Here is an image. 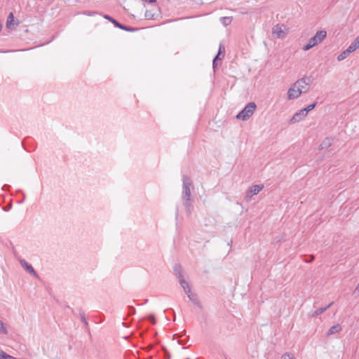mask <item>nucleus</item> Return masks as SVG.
I'll use <instances>...</instances> for the list:
<instances>
[{"label":"nucleus","instance_id":"5","mask_svg":"<svg viewBox=\"0 0 359 359\" xmlns=\"http://www.w3.org/2000/svg\"><path fill=\"white\" fill-rule=\"evenodd\" d=\"M264 188L263 184H256L252 185L249 188L246 193L245 199L246 201H250L251 198L257 194L261 190H262Z\"/></svg>","mask_w":359,"mask_h":359},{"label":"nucleus","instance_id":"9","mask_svg":"<svg viewBox=\"0 0 359 359\" xmlns=\"http://www.w3.org/2000/svg\"><path fill=\"white\" fill-rule=\"evenodd\" d=\"M18 25V22H15L13 13H10L6 20V27L9 29H13Z\"/></svg>","mask_w":359,"mask_h":359},{"label":"nucleus","instance_id":"15","mask_svg":"<svg viewBox=\"0 0 359 359\" xmlns=\"http://www.w3.org/2000/svg\"><path fill=\"white\" fill-rule=\"evenodd\" d=\"M332 144V140L330 138H325L320 144V149H324L329 148Z\"/></svg>","mask_w":359,"mask_h":359},{"label":"nucleus","instance_id":"34","mask_svg":"<svg viewBox=\"0 0 359 359\" xmlns=\"http://www.w3.org/2000/svg\"><path fill=\"white\" fill-rule=\"evenodd\" d=\"M83 13L87 15H93V13H92L90 11H85Z\"/></svg>","mask_w":359,"mask_h":359},{"label":"nucleus","instance_id":"23","mask_svg":"<svg viewBox=\"0 0 359 359\" xmlns=\"http://www.w3.org/2000/svg\"><path fill=\"white\" fill-rule=\"evenodd\" d=\"M316 104L317 102H314L311 104H309V106H307L306 108L303 109L304 111L306 112V114H307V113L310 111H311L312 109H313L316 106Z\"/></svg>","mask_w":359,"mask_h":359},{"label":"nucleus","instance_id":"6","mask_svg":"<svg viewBox=\"0 0 359 359\" xmlns=\"http://www.w3.org/2000/svg\"><path fill=\"white\" fill-rule=\"evenodd\" d=\"M302 93H305V91H301L297 87H294V84L293 83L292 86L288 89L287 91V98L288 100H294L299 97Z\"/></svg>","mask_w":359,"mask_h":359},{"label":"nucleus","instance_id":"32","mask_svg":"<svg viewBox=\"0 0 359 359\" xmlns=\"http://www.w3.org/2000/svg\"><path fill=\"white\" fill-rule=\"evenodd\" d=\"M149 319L151 322L152 324H155V318H154V316L153 315H151L149 317Z\"/></svg>","mask_w":359,"mask_h":359},{"label":"nucleus","instance_id":"16","mask_svg":"<svg viewBox=\"0 0 359 359\" xmlns=\"http://www.w3.org/2000/svg\"><path fill=\"white\" fill-rule=\"evenodd\" d=\"M156 15L157 14L154 13L152 10H147L144 14V17L147 20H154Z\"/></svg>","mask_w":359,"mask_h":359},{"label":"nucleus","instance_id":"25","mask_svg":"<svg viewBox=\"0 0 359 359\" xmlns=\"http://www.w3.org/2000/svg\"><path fill=\"white\" fill-rule=\"evenodd\" d=\"M80 317H81V321L84 323L85 326L87 327L88 325V323L86 320L84 312L80 311Z\"/></svg>","mask_w":359,"mask_h":359},{"label":"nucleus","instance_id":"42","mask_svg":"<svg viewBox=\"0 0 359 359\" xmlns=\"http://www.w3.org/2000/svg\"><path fill=\"white\" fill-rule=\"evenodd\" d=\"M186 359H189V358H186Z\"/></svg>","mask_w":359,"mask_h":359},{"label":"nucleus","instance_id":"33","mask_svg":"<svg viewBox=\"0 0 359 359\" xmlns=\"http://www.w3.org/2000/svg\"><path fill=\"white\" fill-rule=\"evenodd\" d=\"M358 293L359 294V283H358V286L356 287V288L355 289L354 292H353V294H355Z\"/></svg>","mask_w":359,"mask_h":359},{"label":"nucleus","instance_id":"11","mask_svg":"<svg viewBox=\"0 0 359 359\" xmlns=\"http://www.w3.org/2000/svg\"><path fill=\"white\" fill-rule=\"evenodd\" d=\"M333 303L334 302H332L330 303L328 305H327L326 306L322 307V308H320V309L316 310L313 313H312V314H311V317H316V316H318L322 314L327 309H329L333 304Z\"/></svg>","mask_w":359,"mask_h":359},{"label":"nucleus","instance_id":"17","mask_svg":"<svg viewBox=\"0 0 359 359\" xmlns=\"http://www.w3.org/2000/svg\"><path fill=\"white\" fill-rule=\"evenodd\" d=\"M182 266L179 264H175V266H174V272H175V274L176 275L177 279L180 278V275H182Z\"/></svg>","mask_w":359,"mask_h":359},{"label":"nucleus","instance_id":"40","mask_svg":"<svg viewBox=\"0 0 359 359\" xmlns=\"http://www.w3.org/2000/svg\"><path fill=\"white\" fill-rule=\"evenodd\" d=\"M8 209V207H6V208H4V210H7Z\"/></svg>","mask_w":359,"mask_h":359},{"label":"nucleus","instance_id":"35","mask_svg":"<svg viewBox=\"0 0 359 359\" xmlns=\"http://www.w3.org/2000/svg\"><path fill=\"white\" fill-rule=\"evenodd\" d=\"M178 342L180 344H186V341H183V340H179Z\"/></svg>","mask_w":359,"mask_h":359},{"label":"nucleus","instance_id":"29","mask_svg":"<svg viewBox=\"0 0 359 359\" xmlns=\"http://www.w3.org/2000/svg\"><path fill=\"white\" fill-rule=\"evenodd\" d=\"M353 43L356 48H359V35L355 38V39L351 43Z\"/></svg>","mask_w":359,"mask_h":359},{"label":"nucleus","instance_id":"21","mask_svg":"<svg viewBox=\"0 0 359 359\" xmlns=\"http://www.w3.org/2000/svg\"><path fill=\"white\" fill-rule=\"evenodd\" d=\"M0 359H16L0 349Z\"/></svg>","mask_w":359,"mask_h":359},{"label":"nucleus","instance_id":"39","mask_svg":"<svg viewBox=\"0 0 359 359\" xmlns=\"http://www.w3.org/2000/svg\"><path fill=\"white\" fill-rule=\"evenodd\" d=\"M167 359L170 358V355H166Z\"/></svg>","mask_w":359,"mask_h":359},{"label":"nucleus","instance_id":"41","mask_svg":"<svg viewBox=\"0 0 359 359\" xmlns=\"http://www.w3.org/2000/svg\"><path fill=\"white\" fill-rule=\"evenodd\" d=\"M8 209V207H6V208H4V210H7Z\"/></svg>","mask_w":359,"mask_h":359},{"label":"nucleus","instance_id":"30","mask_svg":"<svg viewBox=\"0 0 359 359\" xmlns=\"http://www.w3.org/2000/svg\"><path fill=\"white\" fill-rule=\"evenodd\" d=\"M135 313V309L133 306L128 307V315H133Z\"/></svg>","mask_w":359,"mask_h":359},{"label":"nucleus","instance_id":"31","mask_svg":"<svg viewBox=\"0 0 359 359\" xmlns=\"http://www.w3.org/2000/svg\"><path fill=\"white\" fill-rule=\"evenodd\" d=\"M184 292L189 295V294L192 293L190 286H188V287H186V289H183Z\"/></svg>","mask_w":359,"mask_h":359},{"label":"nucleus","instance_id":"2","mask_svg":"<svg viewBox=\"0 0 359 359\" xmlns=\"http://www.w3.org/2000/svg\"><path fill=\"white\" fill-rule=\"evenodd\" d=\"M327 36V32L325 30H320L316 32L315 36L309 39V43L303 47L304 51H307L318 43H321Z\"/></svg>","mask_w":359,"mask_h":359},{"label":"nucleus","instance_id":"12","mask_svg":"<svg viewBox=\"0 0 359 359\" xmlns=\"http://www.w3.org/2000/svg\"><path fill=\"white\" fill-rule=\"evenodd\" d=\"M272 32L276 34L278 38H282L284 36V32L279 25H276L272 29Z\"/></svg>","mask_w":359,"mask_h":359},{"label":"nucleus","instance_id":"4","mask_svg":"<svg viewBox=\"0 0 359 359\" xmlns=\"http://www.w3.org/2000/svg\"><path fill=\"white\" fill-rule=\"evenodd\" d=\"M104 17L105 19H107L109 21H110L111 22H112L115 27L120 28L121 29L128 31V32H134V31L137 30L136 28L128 27L123 24H121V22H118L116 20H115L114 18H113L112 17H111L108 15H105Z\"/></svg>","mask_w":359,"mask_h":359},{"label":"nucleus","instance_id":"18","mask_svg":"<svg viewBox=\"0 0 359 359\" xmlns=\"http://www.w3.org/2000/svg\"><path fill=\"white\" fill-rule=\"evenodd\" d=\"M349 55H350V53L348 52H347V50L346 49L345 50H344L342 53H341L337 56V60L341 61V60L346 59Z\"/></svg>","mask_w":359,"mask_h":359},{"label":"nucleus","instance_id":"38","mask_svg":"<svg viewBox=\"0 0 359 359\" xmlns=\"http://www.w3.org/2000/svg\"><path fill=\"white\" fill-rule=\"evenodd\" d=\"M167 359L170 358V355H166Z\"/></svg>","mask_w":359,"mask_h":359},{"label":"nucleus","instance_id":"8","mask_svg":"<svg viewBox=\"0 0 359 359\" xmlns=\"http://www.w3.org/2000/svg\"><path fill=\"white\" fill-rule=\"evenodd\" d=\"M306 116V112L304 109L295 113L290 120V123H295L300 121L304 117Z\"/></svg>","mask_w":359,"mask_h":359},{"label":"nucleus","instance_id":"10","mask_svg":"<svg viewBox=\"0 0 359 359\" xmlns=\"http://www.w3.org/2000/svg\"><path fill=\"white\" fill-rule=\"evenodd\" d=\"M21 266L30 274L36 276V273L31 264H28L25 260L22 259L20 261Z\"/></svg>","mask_w":359,"mask_h":359},{"label":"nucleus","instance_id":"19","mask_svg":"<svg viewBox=\"0 0 359 359\" xmlns=\"http://www.w3.org/2000/svg\"><path fill=\"white\" fill-rule=\"evenodd\" d=\"M231 20H232V18L231 17H222L220 18V21L224 25V26H227L229 25L231 22Z\"/></svg>","mask_w":359,"mask_h":359},{"label":"nucleus","instance_id":"28","mask_svg":"<svg viewBox=\"0 0 359 359\" xmlns=\"http://www.w3.org/2000/svg\"><path fill=\"white\" fill-rule=\"evenodd\" d=\"M356 49H358V48H356L353 43H351L348 47V48L346 50H347V52H348L351 54L352 52L355 51Z\"/></svg>","mask_w":359,"mask_h":359},{"label":"nucleus","instance_id":"26","mask_svg":"<svg viewBox=\"0 0 359 359\" xmlns=\"http://www.w3.org/2000/svg\"><path fill=\"white\" fill-rule=\"evenodd\" d=\"M224 53H225L224 46L222 44H220L219 46L217 55H219L220 56L222 54V57H224Z\"/></svg>","mask_w":359,"mask_h":359},{"label":"nucleus","instance_id":"22","mask_svg":"<svg viewBox=\"0 0 359 359\" xmlns=\"http://www.w3.org/2000/svg\"><path fill=\"white\" fill-rule=\"evenodd\" d=\"M222 57H220L219 55H217L212 60V67L214 70L216 69L218 65V60H222Z\"/></svg>","mask_w":359,"mask_h":359},{"label":"nucleus","instance_id":"36","mask_svg":"<svg viewBox=\"0 0 359 359\" xmlns=\"http://www.w3.org/2000/svg\"><path fill=\"white\" fill-rule=\"evenodd\" d=\"M145 1L149 2V3H154L156 1V0H144Z\"/></svg>","mask_w":359,"mask_h":359},{"label":"nucleus","instance_id":"13","mask_svg":"<svg viewBox=\"0 0 359 359\" xmlns=\"http://www.w3.org/2000/svg\"><path fill=\"white\" fill-rule=\"evenodd\" d=\"M341 330L340 325L337 324L332 326L327 332V336H330L333 334L338 333Z\"/></svg>","mask_w":359,"mask_h":359},{"label":"nucleus","instance_id":"24","mask_svg":"<svg viewBox=\"0 0 359 359\" xmlns=\"http://www.w3.org/2000/svg\"><path fill=\"white\" fill-rule=\"evenodd\" d=\"M0 333L6 334L8 333L7 329L4 323L0 320Z\"/></svg>","mask_w":359,"mask_h":359},{"label":"nucleus","instance_id":"27","mask_svg":"<svg viewBox=\"0 0 359 359\" xmlns=\"http://www.w3.org/2000/svg\"><path fill=\"white\" fill-rule=\"evenodd\" d=\"M281 359H295L294 355L290 353H285L282 355Z\"/></svg>","mask_w":359,"mask_h":359},{"label":"nucleus","instance_id":"1","mask_svg":"<svg viewBox=\"0 0 359 359\" xmlns=\"http://www.w3.org/2000/svg\"><path fill=\"white\" fill-rule=\"evenodd\" d=\"M182 182V199L187 212L190 213L193 209L191 200V190L194 189L193 182L191 178L187 175L183 176Z\"/></svg>","mask_w":359,"mask_h":359},{"label":"nucleus","instance_id":"37","mask_svg":"<svg viewBox=\"0 0 359 359\" xmlns=\"http://www.w3.org/2000/svg\"><path fill=\"white\" fill-rule=\"evenodd\" d=\"M315 257L313 255L311 256L310 260L309 262H312L314 260Z\"/></svg>","mask_w":359,"mask_h":359},{"label":"nucleus","instance_id":"7","mask_svg":"<svg viewBox=\"0 0 359 359\" xmlns=\"http://www.w3.org/2000/svg\"><path fill=\"white\" fill-rule=\"evenodd\" d=\"M310 83V79L309 77H303L299 80H297L294 84V87L299 88L301 91H304V88L306 86H309ZM305 92L306 90H305Z\"/></svg>","mask_w":359,"mask_h":359},{"label":"nucleus","instance_id":"20","mask_svg":"<svg viewBox=\"0 0 359 359\" xmlns=\"http://www.w3.org/2000/svg\"><path fill=\"white\" fill-rule=\"evenodd\" d=\"M179 283L183 289H186L188 287L189 283L183 278L182 275H180V278H178Z\"/></svg>","mask_w":359,"mask_h":359},{"label":"nucleus","instance_id":"3","mask_svg":"<svg viewBox=\"0 0 359 359\" xmlns=\"http://www.w3.org/2000/svg\"><path fill=\"white\" fill-rule=\"evenodd\" d=\"M256 108L257 105L255 102H249L244 109L236 115V118L243 121L248 120L253 115Z\"/></svg>","mask_w":359,"mask_h":359},{"label":"nucleus","instance_id":"14","mask_svg":"<svg viewBox=\"0 0 359 359\" xmlns=\"http://www.w3.org/2000/svg\"><path fill=\"white\" fill-rule=\"evenodd\" d=\"M187 297H189V300L191 301L195 305H196L197 306H198L200 308L202 307V304H201V302L198 299V298L195 294H194L193 292L190 293V294H189V295Z\"/></svg>","mask_w":359,"mask_h":359}]
</instances>
